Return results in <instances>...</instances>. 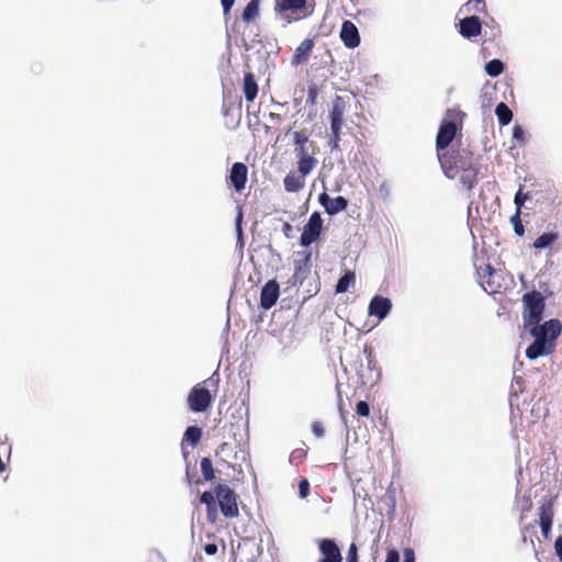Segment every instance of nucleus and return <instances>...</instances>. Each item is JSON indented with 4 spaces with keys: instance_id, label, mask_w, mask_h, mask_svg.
Segmentation results:
<instances>
[{
    "instance_id": "obj_1",
    "label": "nucleus",
    "mask_w": 562,
    "mask_h": 562,
    "mask_svg": "<svg viewBox=\"0 0 562 562\" xmlns=\"http://www.w3.org/2000/svg\"><path fill=\"white\" fill-rule=\"evenodd\" d=\"M522 304L524 326L529 328L530 334L535 337L533 342L526 350V357L532 360L553 352L555 339L562 331L561 322L559 319H550L540 325L546 300L539 291L533 290L525 293L522 295Z\"/></svg>"
},
{
    "instance_id": "obj_2",
    "label": "nucleus",
    "mask_w": 562,
    "mask_h": 562,
    "mask_svg": "<svg viewBox=\"0 0 562 562\" xmlns=\"http://www.w3.org/2000/svg\"><path fill=\"white\" fill-rule=\"evenodd\" d=\"M441 170L449 179H454L461 173L460 181L472 190L477 183L479 166L474 153L468 148H452L437 156Z\"/></svg>"
},
{
    "instance_id": "obj_3",
    "label": "nucleus",
    "mask_w": 562,
    "mask_h": 562,
    "mask_svg": "<svg viewBox=\"0 0 562 562\" xmlns=\"http://www.w3.org/2000/svg\"><path fill=\"white\" fill-rule=\"evenodd\" d=\"M465 113L457 109H448L446 117L440 123L436 136V150L437 156L442 153L449 151V146L453 142L457 133L461 131Z\"/></svg>"
},
{
    "instance_id": "obj_4",
    "label": "nucleus",
    "mask_w": 562,
    "mask_h": 562,
    "mask_svg": "<svg viewBox=\"0 0 562 562\" xmlns=\"http://www.w3.org/2000/svg\"><path fill=\"white\" fill-rule=\"evenodd\" d=\"M358 376V387L372 389L381 379V369L376 364L371 348L364 347L363 352L358 356V367L356 368Z\"/></svg>"
},
{
    "instance_id": "obj_5",
    "label": "nucleus",
    "mask_w": 562,
    "mask_h": 562,
    "mask_svg": "<svg viewBox=\"0 0 562 562\" xmlns=\"http://www.w3.org/2000/svg\"><path fill=\"white\" fill-rule=\"evenodd\" d=\"M209 381L210 380H205L198 383L189 392L187 402L191 412L204 413L211 407L213 403V395L206 387Z\"/></svg>"
},
{
    "instance_id": "obj_6",
    "label": "nucleus",
    "mask_w": 562,
    "mask_h": 562,
    "mask_svg": "<svg viewBox=\"0 0 562 562\" xmlns=\"http://www.w3.org/2000/svg\"><path fill=\"white\" fill-rule=\"evenodd\" d=\"M215 495L222 514L227 518H234L239 515L237 505V494L226 484H218L215 487Z\"/></svg>"
},
{
    "instance_id": "obj_7",
    "label": "nucleus",
    "mask_w": 562,
    "mask_h": 562,
    "mask_svg": "<svg viewBox=\"0 0 562 562\" xmlns=\"http://www.w3.org/2000/svg\"><path fill=\"white\" fill-rule=\"evenodd\" d=\"M323 220L318 212L311 214L306 225L303 227V232L300 238L302 246L307 247L317 240L322 233Z\"/></svg>"
},
{
    "instance_id": "obj_8",
    "label": "nucleus",
    "mask_w": 562,
    "mask_h": 562,
    "mask_svg": "<svg viewBox=\"0 0 562 562\" xmlns=\"http://www.w3.org/2000/svg\"><path fill=\"white\" fill-rule=\"evenodd\" d=\"M312 268V254L311 251L296 252L294 260V272L292 276L294 284H302L308 277Z\"/></svg>"
},
{
    "instance_id": "obj_9",
    "label": "nucleus",
    "mask_w": 562,
    "mask_h": 562,
    "mask_svg": "<svg viewBox=\"0 0 562 562\" xmlns=\"http://www.w3.org/2000/svg\"><path fill=\"white\" fill-rule=\"evenodd\" d=\"M306 0H276V11L283 19H289L290 14H305Z\"/></svg>"
},
{
    "instance_id": "obj_10",
    "label": "nucleus",
    "mask_w": 562,
    "mask_h": 562,
    "mask_svg": "<svg viewBox=\"0 0 562 562\" xmlns=\"http://www.w3.org/2000/svg\"><path fill=\"white\" fill-rule=\"evenodd\" d=\"M346 109V102L341 97H336L333 101V108L330 111V128L334 140L339 137V132L342 125V115Z\"/></svg>"
},
{
    "instance_id": "obj_11",
    "label": "nucleus",
    "mask_w": 562,
    "mask_h": 562,
    "mask_svg": "<svg viewBox=\"0 0 562 562\" xmlns=\"http://www.w3.org/2000/svg\"><path fill=\"white\" fill-rule=\"evenodd\" d=\"M248 168L244 162H235L232 166L228 180L236 192H241L247 183Z\"/></svg>"
},
{
    "instance_id": "obj_12",
    "label": "nucleus",
    "mask_w": 562,
    "mask_h": 562,
    "mask_svg": "<svg viewBox=\"0 0 562 562\" xmlns=\"http://www.w3.org/2000/svg\"><path fill=\"white\" fill-rule=\"evenodd\" d=\"M280 294L279 283L276 280L268 281L260 294V306L263 310L271 308L278 301Z\"/></svg>"
},
{
    "instance_id": "obj_13",
    "label": "nucleus",
    "mask_w": 562,
    "mask_h": 562,
    "mask_svg": "<svg viewBox=\"0 0 562 562\" xmlns=\"http://www.w3.org/2000/svg\"><path fill=\"white\" fill-rule=\"evenodd\" d=\"M318 202L329 215H335L348 206V200L344 196L330 198L326 192L318 196Z\"/></svg>"
},
{
    "instance_id": "obj_14",
    "label": "nucleus",
    "mask_w": 562,
    "mask_h": 562,
    "mask_svg": "<svg viewBox=\"0 0 562 562\" xmlns=\"http://www.w3.org/2000/svg\"><path fill=\"white\" fill-rule=\"evenodd\" d=\"M494 273L495 269L491 263H484L482 266L476 267V274L482 288L490 293L497 292L498 285L494 282Z\"/></svg>"
},
{
    "instance_id": "obj_15",
    "label": "nucleus",
    "mask_w": 562,
    "mask_h": 562,
    "mask_svg": "<svg viewBox=\"0 0 562 562\" xmlns=\"http://www.w3.org/2000/svg\"><path fill=\"white\" fill-rule=\"evenodd\" d=\"M538 510L541 532L544 538H549L554 517L553 505L551 502L543 503L540 505Z\"/></svg>"
},
{
    "instance_id": "obj_16",
    "label": "nucleus",
    "mask_w": 562,
    "mask_h": 562,
    "mask_svg": "<svg viewBox=\"0 0 562 562\" xmlns=\"http://www.w3.org/2000/svg\"><path fill=\"white\" fill-rule=\"evenodd\" d=\"M322 559L319 562H341L342 558L337 544L330 539H323L319 542Z\"/></svg>"
},
{
    "instance_id": "obj_17",
    "label": "nucleus",
    "mask_w": 562,
    "mask_h": 562,
    "mask_svg": "<svg viewBox=\"0 0 562 562\" xmlns=\"http://www.w3.org/2000/svg\"><path fill=\"white\" fill-rule=\"evenodd\" d=\"M392 303L387 297L375 295L369 304V314L383 319L391 311Z\"/></svg>"
},
{
    "instance_id": "obj_18",
    "label": "nucleus",
    "mask_w": 562,
    "mask_h": 562,
    "mask_svg": "<svg viewBox=\"0 0 562 562\" xmlns=\"http://www.w3.org/2000/svg\"><path fill=\"white\" fill-rule=\"evenodd\" d=\"M297 161V172L306 177L317 165V159L308 155L305 148H295Z\"/></svg>"
},
{
    "instance_id": "obj_19",
    "label": "nucleus",
    "mask_w": 562,
    "mask_h": 562,
    "mask_svg": "<svg viewBox=\"0 0 562 562\" xmlns=\"http://www.w3.org/2000/svg\"><path fill=\"white\" fill-rule=\"evenodd\" d=\"M314 47V42L312 38L306 37L294 50L291 64L293 66H299L307 61L311 52Z\"/></svg>"
},
{
    "instance_id": "obj_20",
    "label": "nucleus",
    "mask_w": 562,
    "mask_h": 562,
    "mask_svg": "<svg viewBox=\"0 0 562 562\" xmlns=\"http://www.w3.org/2000/svg\"><path fill=\"white\" fill-rule=\"evenodd\" d=\"M243 92L247 102H254L258 94V83L250 71L244 75Z\"/></svg>"
},
{
    "instance_id": "obj_21",
    "label": "nucleus",
    "mask_w": 562,
    "mask_h": 562,
    "mask_svg": "<svg viewBox=\"0 0 562 562\" xmlns=\"http://www.w3.org/2000/svg\"><path fill=\"white\" fill-rule=\"evenodd\" d=\"M286 192H299L305 186V177L297 171H290L283 180Z\"/></svg>"
},
{
    "instance_id": "obj_22",
    "label": "nucleus",
    "mask_w": 562,
    "mask_h": 562,
    "mask_svg": "<svg viewBox=\"0 0 562 562\" xmlns=\"http://www.w3.org/2000/svg\"><path fill=\"white\" fill-rule=\"evenodd\" d=\"M481 29L482 24L477 16H469L460 22L461 35H480Z\"/></svg>"
},
{
    "instance_id": "obj_23",
    "label": "nucleus",
    "mask_w": 562,
    "mask_h": 562,
    "mask_svg": "<svg viewBox=\"0 0 562 562\" xmlns=\"http://www.w3.org/2000/svg\"><path fill=\"white\" fill-rule=\"evenodd\" d=\"M200 502L206 506L207 519L214 522L217 514L214 494L210 491L203 492L200 496Z\"/></svg>"
},
{
    "instance_id": "obj_24",
    "label": "nucleus",
    "mask_w": 562,
    "mask_h": 562,
    "mask_svg": "<svg viewBox=\"0 0 562 562\" xmlns=\"http://www.w3.org/2000/svg\"><path fill=\"white\" fill-rule=\"evenodd\" d=\"M259 15V0H250V2L245 7L241 15V20L245 23L255 22V20Z\"/></svg>"
},
{
    "instance_id": "obj_25",
    "label": "nucleus",
    "mask_w": 562,
    "mask_h": 562,
    "mask_svg": "<svg viewBox=\"0 0 562 562\" xmlns=\"http://www.w3.org/2000/svg\"><path fill=\"white\" fill-rule=\"evenodd\" d=\"M201 438H202V429L198 426H189L184 431L182 443L184 441H187L191 445V447L194 448L198 446Z\"/></svg>"
},
{
    "instance_id": "obj_26",
    "label": "nucleus",
    "mask_w": 562,
    "mask_h": 562,
    "mask_svg": "<svg viewBox=\"0 0 562 562\" xmlns=\"http://www.w3.org/2000/svg\"><path fill=\"white\" fill-rule=\"evenodd\" d=\"M495 114L498 119V123L503 126L508 125L513 119L512 110L504 102L496 105Z\"/></svg>"
},
{
    "instance_id": "obj_27",
    "label": "nucleus",
    "mask_w": 562,
    "mask_h": 562,
    "mask_svg": "<svg viewBox=\"0 0 562 562\" xmlns=\"http://www.w3.org/2000/svg\"><path fill=\"white\" fill-rule=\"evenodd\" d=\"M201 472L203 475V480L210 482L215 477V470L213 468L212 460L210 458L201 459Z\"/></svg>"
},
{
    "instance_id": "obj_28",
    "label": "nucleus",
    "mask_w": 562,
    "mask_h": 562,
    "mask_svg": "<svg viewBox=\"0 0 562 562\" xmlns=\"http://www.w3.org/2000/svg\"><path fill=\"white\" fill-rule=\"evenodd\" d=\"M557 239H558L557 233H543L533 241V247L537 249H542L544 247H548L550 244H552Z\"/></svg>"
},
{
    "instance_id": "obj_29",
    "label": "nucleus",
    "mask_w": 562,
    "mask_h": 562,
    "mask_svg": "<svg viewBox=\"0 0 562 562\" xmlns=\"http://www.w3.org/2000/svg\"><path fill=\"white\" fill-rule=\"evenodd\" d=\"M485 71L491 77H497L504 71V64L499 59L490 60L485 65Z\"/></svg>"
},
{
    "instance_id": "obj_30",
    "label": "nucleus",
    "mask_w": 562,
    "mask_h": 562,
    "mask_svg": "<svg viewBox=\"0 0 562 562\" xmlns=\"http://www.w3.org/2000/svg\"><path fill=\"white\" fill-rule=\"evenodd\" d=\"M234 447L229 442H223L217 448L215 456L220 458L221 461L229 463L231 454L233 453Z\"/></svg>"
},
{
    "instance_id": "obj_31",
    "label": "nucleus",
    "mask_w": 562,
    "mask_h": 562,
    "mask_svg": "<svg viewBox=\"0 0 562 562\" xmlns=\"http://www.w3.org/2000/svg\"><path fill=\"white\" fill-rule=\"evenodd\" d=\"M351 283V271L346 270L344 276L338 280L336 285V293H344L348 290Z\"/></svg>"
},
{
    "instance_id": "obj_32",
    "label": "nucleus",
    "mask_w": 562,
    "mask_h": 562,
    "mask_svg": "<svg viewBox=\"0 0 562 562\" xmlns=\"http://www.w3.org/2000/svg\"><path fill=\"white\" fill-rule=\"evenodd\" d=\"M510 221L513 223L515 233L518 236H522L525 234V228L520 221V211L519 210H516V213L512 216Z\"/></svg>"
},
{
    "instance_id": "obj_33",
    "label": "nucleus",
    "mask_w": 562,
    "mask_h": 562,
    "mask_svg": "<svg viewBox=\"0 0 562 562\" xmlns=\"http://www.w3.org/2000/svg\"><path fill=\"white\" fill-rule=\"evenodd\" d=\"M513 138L516 140L518 145H525L526 143V133L525 130L520 125H515L513 128Z\"/></svg>"
},
{
    "instance_id": "obj_34",
    "label": "nucleus",
    "mask_w": 562,
    "mask_h": 562,
    "mask_svg": "<svg viewBox=\"0 0 562 562\" xmlns=\"http://www.w3.org/2000/svg\"><path fill=\"white\" fill-rule=\"evenodd\" d=\"M317 95H318V88L315 83H312L308 86L307 89V99L306 103L310 105H315L317 102Z\"/></svg>"
},
{
    "instance_id": "obj_35",
    "label": "nucleus",
    "mask_w": 562,
    "mask_h": 562,
    "mask_svg": "<svg viewBox=\"0 0 562 562\" xmlns=\"http://www.w3.org/2000/svg\"><path fill=\"white\" fill-rule=\"evenodd\" d=\"M356 412L361 417H368L370 415V406L366 401H360L356 405Z\"/></svg>"
},
{
    "instance_id": "obj_36",
    "label": "nucleus",
    "mask_w": 562,
    "mask_h": 562,
    "mask_svg": "<svg viewBox=\"0 0 562 562\" xmlns=\"http://www.w3.org/2000/svg\"><path fill=\"white\" fill-rule=\"evenodd\" d=\"M528 200V193H524L522 192V189L520 188L516 194H515V199H514V202L516 204V210H519L521 209V206L525 204V202Z\"/></svg>"
},
{
    "instance_id": "obj_37",
    "label": "nucleus",
    "mask_w": 562,
    "mask_h": 562,
    "mask_svg": "<svg viewBox=\"0 0 562 562\" xmlns=\"http://www.w3.org/2000/svg\"><path fill=\"white\" fill-rule=\"evenodd\" d=\"M307 140V135L304 132L301 131L294 133V143L297 146L296 148H304V145Z\"/></svg>"
},
{
    "instance_id": "obj_38",
    "label": "nucleus",
    "mask_w": 562,
    "mask_h": 562,
    "mask_svg": "<svg viewBox=\"0 0 562 562\" xmlns=\"http://www.w3.org/2000/svg\"><path fill=\"white\" fill-rule=\"evenodd\" d=\"M299 493L302 498H305L310 493V483L306 479H302L299 483Z\"/></svg>"
},
{
    "instance_id": "obj_39",
    "label": "nucleus",
    "mask_w": 562,
    "mask_h": 562,
    "mask_svg": "<svg viewBox=\"0 0 562 562\" xmlns=\"http://www.w3.org/2000/svg\"><path fill=\"white\" fill-rule=\"evenodd\" d=\"M312 431L317 438H322L325 434L323 424L321 422H314L312 424Z\"/></svg>"
},
{
    "instance_id": "obj_40",
    "label": "nucleus",
    "mask_w": 562,
    "mask_h": 562,
    "mask_svg": "<svg viewBox=\"0 0 562 562\" xmlns=\"http://www.w3.org/2000/svg\"><path fill=\"white\" fill-rule=\"evenodd\" d=\"M385 562H400L398 551L396 549L387 550Z\"/></svg>"
},
{
    "instance_id": "obj_41",
    "label": "nucleus",
    "mask_w": 562,
    "mask_h": 562,
    "mask_svg": "<svg viewBox=\"0 0 562 562\" xmlns=\"http://www.w3.org/2000/svg\"><path fill=\"white\" fill-rule=\"evenodd\" d=\"M203 549L207 555H215L218 552V547L216 543H206Z\"/></svg>"
},
{
    "instance_id": "obj_42",
    "label": "nucleus",
    "mask_w": 562,
    "mask_h": 562,
    "mask_svg": "<svg viewBox=\"0 0 562 562\" xmlns=\"http://www.w3.org/2000/svg\"><path fill=\"white\" fill-rule=\"evenodd\" d=\"M403 554H404L403 562H415V552L412 548H405Z\"/></svg>"
},
{
    "instance_id": "obj_43",
    "label": "nucleus",
    "mask_w": 562,
    "mask_h": 562,
    "mask_svg": "<svg viewBox=\"0 0 562 562\" xmlns=\"http://www.w3.org/2000/svg\"><path fill=\"white\" fill-rule=\"evenodd\" d=\"M282 233L284 234V236L286 238H292L293 237V226L290 223L284 222L282 225Z\"/></svg>"
},
{
    "instance_id": "obj_44",
    "label": "nucleus",
    "mask_w": 562,
    "mask_h": 562,
    "mask_svg": "<svg viewBox=\"0 0 562 562\" xmlns=\"http://www.w3.org/2000/svg\"><path fill=\"white\" fill-rule=\"evenodd\" d=\"M186 480H187L188 484H190V485L201 483V480L199 477H196L195 474H190L188 468H187V472H186Z\"/></svg>"
},
{
    "instance_id": "obj_45",
    "label": "nucleus",
    "mask_w": 562,
    "mask_h": 562,
    "mask_svg": "<svg viewBox=\"0 0 562 562\" xmlns=\"http://www.w3.org/2000/svg\"><path fill=\"white\" fill-rule=\"evenodd\" d=\"M224 14L227 15L235 3V0H221Z\"/></svg>"
},
{
    "instance_id": "obj_46",
    "label": "nucleus",
    "mask_w": 562,
    "mask_h": 562,
    "mask_svg": "<svg viewBox=\"0 0 562 562\" xmlns=\"http://www.w3.org/2000/svg\"><path fill=\"white\" fill-rule=\"evenodd\" d=\"M339 35H351V21H345Z\"/></svg>"
},
{
    "instance_id": "obj_47",
    "label": "nucleus",
    "mask_w": 562,
    "mask_h": 562,
    "mask_svg": "<svg viewBox=\"0 0 562 562\" xmlns=\"http://www.w3.org/2000/svg\"><path fill=\"white\" fill-rule=\"evenodd\" d=\"M555 553L559 557L560 561L562 562V536L558 537L554 543Z\"/></svg>"
},
{
    "instance_id": "obj_48",
    "label": "nucleus",
    "mask_w": 562,
    "mask_h": 562,
    "mask_svg": "<svg viewBox=\"0 0 562 562\" xmlns=\"http://www.w3.org/2000/svg\"><path fill=\"white\" fill-rule=\"evenodd\" d=\"M304 456V451L299 449V450H294L292 453H291V460H294L296 458H302Z\"/></svg>"
},
{
    "instance_id": "obj_49",
    "label": "nucleus",
    "mask_w": 562,
    "mask_h": 562,
    "mask_svg": "<svg viewBox=\"0 0 562 562\" xmlns=\"http://www.w3.org/2000/svg\"><path fill=\"white\" fill-rule=\"evenodd\" d=\"M341 40L346 47L351 48V45H352L351 37H341Z\"/></svg>"
},
{
    "instance_id": "obj_50",
    "label": "nucleus",
    "mask_w": 562,
    "mask_h": 562,
    "mask_svg": "<svg viewBox=\"0 0 562 562\" xmlns=\"http://www.w3.org/2000/svg\"><path fill=\"white\" fill-rule=\"evenodd\" d=\"M378 81V76L374 75L372 78H371V81L368 83L369 86L373 87Z\"/></svg>"
},
{
    "instance_id": "obj_51",
    "label": "nucleus",
    "mask_w": 562,
    "mask_h": 562,
    "mask_svg": "<svg viewBox=\"0 0 562 562\" xmlns=\"http://www.w3.org/2000/svg\"><path fill=\"white\" fill-rule=\"evenodd\" d=\"M361 37H353V48H356L360 44Z\"/></svg>"
},
{
    "instance_id": "obj_52",
    "label": "nucleus",
    "mask_w": 562,
    "mask_h": 562,
    "mask_svg": "<svg viewBox=\"0 0 562 562\" xmlns=\"http://www.w3.org/2000/svg\"><path fill=\"white\" fill-rule=\"evenodd\" d=\"M0 446L3 448V450H4V451H7V452L10 454V451H11V448H10V447H8V446H7L5 443H3V442H2Z\"/></svg>"
},
{
    "instance_id": "obj_53",
    "label": "nucleus",
    "mask_w": 562,
    "mask_h": 562,
    "mask_svg": "<svg viewBox=\"0 0 562 562\" xmlns=\"http://www.w3.org/2000/svg\"><path fill=\"white\" fill-rule=\"evenodd\" d=\"M346 562H351V548L349 549V551L347 552V555H346Z\"/></svg>"
},
{
    "instance_id": "obj_54",
    "label": "nucleus",
    "mask_w": 562,
    "mask_h": 562,
    "mask_svg": "<svg viewBox=\"0 0 562 562\" xmlns=\"http://www.w3.org/2000/svg\"><path fill=\"white\" fill-rule=\"evenodd\" d=\"M352 551H353V562H356L357 548L355 544H353Z\"/></svg>"
},
{
    "instance_id": "obj_55",
    "label": "nucleus",
    "mask_w": 562,
    "mask_h": 562,
    "mask_svg": "<svg viewBox=\"0 0 562 562\" xmlns=\"http://www.w3.org/2000/svg\"><path fill=\"white\" fill-rule=\"evenodd\" d=\"M221 543H222V551H223V554H224L225 553V549H226L224 540L221 539Z\"/></svg>"
},
{
    "instance_id": "obj_56",
    "label": "nucleus",
    "mask_w": 562,
    "mask_h": 562,
    "mask_svg": "<svg viewBox=\"0 0 562 562\" xmlns=\"http://www.w3.org/2000/svg\"><path fill=\"white\" fill-rule=\"evenodd\" d=\"M353 35H359V31L355 25H353Z\"/></svg>"
},
{
    "instance_id": "obj_57",
    "label": "nucleus",
    "mask_w": 562,
    "mask_h": 562,
    "mask_svg": "<svg viewBox=\"0 0 562 562\" xmlns=\"http://www.w3.org/2000/svg\"><path fill=\"white\" fill-rule=\"evenodd\" d=\"M493 38H490L488 42H492ZM487 43V41H483V45H485Z\"/></svg>"
}]
</instances>
